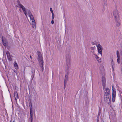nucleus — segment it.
I'll return each mask as SVG.
<instances>
[{"mask_svg":"<svg viewBox=\"0 0 122 122\" xmlns=\"http://www.w3.org/2000/svg\"><path fill=\"white\" fill-rule=\"evenodd\" d=\"M30 57L31 59V58H32L31 56V55H30Z\"/></svg>","mask_w":122,"mask_h":122,"instance_id":"nucleus-30","label":"nucleus"},{"mask_svg":"<svg viewBox=\"0 0 122 122\" xmlns=\"http://www.w3.org/2000/svg\"><path fill=\"white\" fill-rule=\"evenodd\" d=\"M32 27L34 28H36V26L35 25V21L32 22Z\"/></svg>","mask_w":122,"mask_h":122,"instance_id":"nucleus-14","label":"nucleus"},{"mask_svg":"<svg viewBox=\"0 0 122 122\" xmlns=\"http://www.w3.org/2000/svg\"><path fill=\"white\" fill-rule=\"evenodd\" d=\"M24 12V13L25 14V15L26 16V11H25Z\"/></svg>","mask_w":122,"mask_h":122,"instance_id":"nucleus-24","label":"nucleus"},{"mask_svg":"<svg viewBox=\"0 0 122 122\" xmlns=\"http://www.w3.org/2000/svg\"><path fill=\"white\" fill-rule=\"evenodd\" d=\"M103 0V1H104L106 2V1H107V0Z\"/></svg>","mask_w":122,"mask_h":122,"instance_id":"nucleus-31","label":"nucleus"},{"mask_svg":"<svg viewBox=\"0 0 122 122\" xmlns=\"http://www.w3.org/2000/svg\"><path fill=\"white\" fill-rule=\"evenodd\" d=\"M114 17L116 26H119L120 25L119 16L118 11L117 10H115L113 12Z\"/></svg>","mask_w":122,"mask_h":122,"instance_id":"nucleus-1","label":"nucleus"},{"mask_svg":"<svg viewBox=\"0 0 122 122\" xmlns=\"http://www.w3.org/2000/svg\"><path fill=\"white\" fill-rule=\"evenodd\" d=\"M16 95V97L17 98H18V95L17 94L15 93Z\"/></svg>","mask_w":122,"mask_h":122,"instance_id":"nucleus-23","label":"nucleus"},{"mask_svg":"<svg viewBox=\"0 0 122 122\" xmlns=\"http://www.w3.org/2000/svg\"><path fill=\"white\" fill-rule=\"evenodd\" d=\"M2 41L3 44L5 46H8V42L5 39H2Z\"/></svg>","mask_w":122,"mask_h":122,"instance_id":"nucleus-11","label":"nucleus"},{"mask_svg":"<svg viewBox=\"0 0 122 122\" xmlns=\"http://www.w3.org/2000/svg\"><path fill=\"white\" fill-rule=\"evenodd\" d=\"M24 12V13L25 14V15L26 16V11H25Z\"/></svg>","mask_w":122,"mask_h":122,"instance_id":"nucleus-25","label":"nucleus"},{"mask_svg":"<svg viewBox=\"0 0 122 122\" xmlns=\"http://www.w3.org/2000/svg\"><path fill=\"white\" fill-rule=\"evenodd\" d=\"M102 85L104 87V86L105 83V78L104 77H102Z\"/></svg>","mask_w":122,"mask_h":122,"instance_id":"nucleus-12","label":"nucleus"},{"mask_svg":"<svg viewBox=\"0 0 122 122\" xmlns=\"http://www.w3.org/2000/svg\"><path fill=\"white\" fill-rule=\"evenodd\" d=\"M17 4L18 5H19L21 4H20V1L19 0H18L17 1Z\"/></svg>","mask_w":122,"mask_h":122,"instance_id":"nucleus-22","label":"nucleus"},{"mask_svg":"<svg viewBox=\"0 0 122 122\" xmlns=\"http://www.w3.org/2000/svg\"><path fill=\"white\" fill-rule=\"evenodd\" d=\"M14 72H15V73H16V71L15 70H14Z\"/></svg>","mask_w":122,"mask_h":122,"instance_id":"nucleus-28","label":"nucleus"},{"mask_svg":"<svg viewBox=\"0 0 122 122\" xmlns=\"http://www.w3.org/2000/svg\"><path fill=\"white\" fill-rule=\"evenodd\" d=\"M37 55L38 56V60L39 62L40 66L42 69L43 71V63H44L43 61L42 55L39 51H37Z\"/></svg>","mask_w":122,"mask_h":122,"instance_id":"nucleus-2","label":"nucleus"},{"mask_svg":"<svg viewBox=\"0 0 122 122\" xmlns=\"http://www.w3.org/2000/svg\"><path fill=\"white\" fill-rule=\"evenodd\" d=\"M116 55L117 57V62L118 64H119L121 62V59L119 51H117L116 52Z\"/></svg>","mask_w":122,"mask_h":122,"instance_id":"nucleus-7","label":"nucleus"},{"mask_svg":"<svg viewBox=\"0 0 122 122\" xmlns=\"http://www.w3.org/2000/svg\"><path fill=\"white\" fill-rule=\"evenodd\" d=\"M29 16L30 17L31 20H32V22H33V21H35L33 16L32 15H30Z\"/></svg>","mask_w":122,"mask_h":122,"instance_id":"nucleus-17","label":"nucleus"},{"mask_svg":"<svg viewBox=\"0 0 122 122\" xmlns=\"http://www.w3.org/2000/svg\"><path fill=\"white\" fill-rule=\"evenodd\" d=\"M111 65L112 69V71L113 72H114V68L115 67V63L113 61V59H112L111 61Z\"/></svg>","mask_w":122,"mask_h":122,"instance_id":"nucleus-9","label":"nucleus"},{"mask_svg":"<svg viewBox=\"0 0 122 122\" xmlns=\"http://www.w3.org/2000/svg\"><path fill=\"white\" fill-rule=\"evenodd\" d=\"M0 59H1V58H0Z\"/></svg>","mask_w":122,"mask_h":122,"instance_id":"nucleus-32","label":"nucleus"},{"mask_svg":"<svg viewBox=\"0 0 122 122\" xmlns=\"http://www.w3.org/2000/svg\"><path fill=\"white\" fill-rule=\"evenodd\" d=\"M19 6H20V7L22 8H22H23L24 7L21 4L19 5Z\"/></svg>","mask_w":122,"mask_h":122,"instance_id":"nucleus-21","label":"nucleus"},{"mask_svg":"<svg viewBox=\"0 0 122 122\" xmlns=\"http://www.w3.org/2000/svg\"><path fill=\"white\" fill-rule=\"evenodd\" d=\"M50 11L52 13V20L51 23L52 24H53V12L52 9L51 8H50Z\"/></svg>","mask_w":122,"mask_h":122,"instance_id":"nucleus-13","label":"nucleus"},{"mask_svg":"<svg viewBox=\"0 0 122 122\" xmlns=\"http://www.w3.org/2000/svg\"><path fill=\"white\" fill-rule=\"evenodd\" d=\"M105 90L106 92L104 95H110V89L109 88H106L105 89Z\"/></svg>","mask_w":122,"mask_h":122,"instance_id":"nucleus-10","label":"nucleus"},{"mask_svg":"<svg viewBox=\"0 0 122 122\" xmlns=\"http://www.w3.org/2000/svg\"><path fill=\"white\" fill-rule=\"evenodd\" d=\"M93 53L94 55V56L95 57V58L97 60H99V57H98V56H97V55H96L95 54V53L94 52H93Z\"/></svg>","mask_w":122,"mask_h":122,"instance_id":"nucleus-16","label":"nucleus"},{"mask_svg":"<svg viewBox=\"0 0 122 122\" xmlns=\"http://www.w3.org/2000/svg\"><path fill=\"white\" fill-rule=\"evenodd\" d=\"M14 66L16 69H18V64L16 62L15 63Z\"/></svg>","mask_w":122,"mask_h":122,"instance_id":"nucleus-15","label":"nucleus"},{"mask_svg":"<svg viewBox=\"0 0 122 122\" xmlns=\"http://www.w3.org/2000/svg\"><path fill=\"white\" fill-rule=\"evenodd\" d=\"M22 9L23 10L24 12L25 11H26V9L25 8V7H24L23 8H22Z\"/></svg>","mask_w":122,"mask_h":122,"instance_id":"nucleus-20","label":"nucleus"},{"mask_svg":"<svg viewBox=\"0 0 122 122\" xmlns=\"http://www.w3.org/2000/svg\"><path fill=\"white\" fill-rule=\"evenodd\" d=\"M67 76H65V82H66L67 81Z\"/></svg>","mask_w":122,"mask_h":122,"instance_id":"nucleus-19","label":"nucleus"},{"mask_svg":"<svg viewBox=\"0 0 122 122\" xmlns=\"http://www.w3.org/2000/svg\"><path fill=\"white\" fill-rule=\"evenodd\" d=\"M15 99L16 100H17V99H16V97H15Z\"/></svg>","mask_w":122,"mask_h":122,"instance_id":"nucleus-29","label":"nucleus"},{"mask_svg":"<svg viewBox=\"0 0 122 122\" xmlns=\"http://www.w3.org/2000/svg\"><path fill=\"white\" fill-rule=\"evenodd\" d=\"M121 64L122 65V58H121Z\"/></svg>","mask_w":122,"mask_h":122,"instance_id":"nucleus-26","label":"nucleus"},{"mask_svg":"<svg viewBox=\"0 0 122 122\" xmlns=\"http://www.w3.org/2000/svg\"><path fill=\"white\" fill-rule=\"evenodd\" d=\"M6 54L8 59L9 61H11L12 60V56L11 55L10 53L8 51H6Z\"/></svg>","mask_w":122,"mask_h":122,"instance_id":"nucleus-8","label":"nucleus"},{"mask_svg":"<svg viewBox=\"0 0 122 122\" xmlns=\"http://www.w3.org/2000/svg\"><path fill=\"white\" fill-rule=\"evenodd\" d=\"M104 100L105 102L108 104L110 103L111 102L110 95H104Z\"/></svg>","mask_w":122,"mask_h":122,"instance_id":"nucleus-4","label":"nucleus"},{"mask_svg":"<svg viewBox=\"0 0 122 122\" xmlns=\"http://www.w3.org/2000/svg\"><path fill=\"white\" fill-rule=\"evenodd\" d=\"M27 14H28L29 16L32 15L30 11L29 10H28L27 11Z\"/></svg>","mask_w":122,"mask_h":122,"instance_id":"nucleus-18","label":"nucleus"},{"mask_svg":"<svg viewBox=\"0 0 122 122\" xmlns=\"http://www.w3.org/2000/svg\"><path fill=\"white\" fill-rule=\"evenodd\" d=\"M29 105L30 107V118L31 120V122H32L33 120V114L32 112V104L30 102H29Z\"/></svg>","mask_w":122,"mask_h":122,"instance_id":"nucleus-3","label":"nucleus"},{"mask_svg":"<svg viewBox=\"0 0 122 122\" xmlns=\"http://www.w3.org/2000/svg\"><path fill=\"white\" fill-rule=\"evenodd\" d=\"M112 91V101L114 102L115 99V97L116 95V91L115 89L113 88Z\"/></svg>","mask_w":122,"mask_h":122,"instance_id":"nucleus-6","label":"nucleus"},{"mask_svg":"<svg viewBox=\"0 0 122 122\" xmlns=\"http://www.w3.org/2000/svg\"><path fill=\"white\" fill-rule=\"evenodd\" d=\"M97 49L98 50V51L99 53L100 54L101 56L102 55V48L101 45L98 44L97 46Z\"/></svg>","mask_w":122,"mask_h":122,"instance_id":"nucleus-5","label":"nucleus"},{"mask_svg":"<svg viewBox=\"0 0 122 122\" xmlns=\"http://www.w3.org/2000/svg\"><path fill=\"white\" fill-rule=\"evenodd\" d=\"M19 10L21 12H22V10H21V9H19Z\"/></svg>","mask_w":122,"mask_h":122,"instance_id":"nucleus-27","label":"nucleus"}]
</instances>
